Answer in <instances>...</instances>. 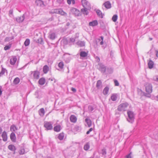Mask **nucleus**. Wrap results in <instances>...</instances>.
Instances as JSON below:
<instances>
[{"label":"nucleus","mask_w":158,"mask_h":158,"mask_svg":"<svg viewBox=\"0 0 158 158\" xmlns=\"http://www.w3.org/2000/svg\"><path fill=\"white\" fill-rule=\"evenodd\" d=\"M128 118L127 121L131 123H132L134 121L135 114L134 112L131 110H128L127 112Z\"/></svg>","instance_id":"obj_1"},{"label":"nucleus","mask_w":158,"mask_h":158,"mask_svg":"<svg viewBox=\"0 0 158 158\" xmlns=\"http://www.w3.org/2000/svg\"><path fill=\"white\" fill-rule=\"evenodd\" d=\"M128 105L127 102L121 103L118 106L117 110L120 111H125L127 110Z\"/></svg>","instance_id":"obj_2"},{"label":"nucleus","mask_w":158,"mask_h":158,"mask_svg":"<svg viewBox=\"0 0 158 158\" xmlns=\"http://www.w3.org/2000/svg\"><path fill=\"white\" fill-rule=\"evenodd\" d=\"M53 123L51 122L45 121L44 123V126L46 130H50L53 129Z\"/></svg>","instance_id":"obj_3"},{"label":"nucleus","mask_w":158,"mask_h":158,"mask_svg":"<svg viewBox=\"0 0 158 158\" xmlns=\"http://www.w3.org/2000/svg\"><path fill=\"white\" fill-rule=\"evenodd\" d=\"M97 69L102 73H106V67L102 63H99L97 65Z\"/></svg>","instance_id":"obj_4"},{"label":"nucleus","mask_w":158,"mask_h":158,"mask_svg":"<svg viewBox=\"0 0 158 158\" xmlns=\"http://www.w3.org/2000/svg\"><path fill=\"white\" fill-rule=\"evenodd\" d=\"M81 3L83 7L87 9H91L90 3L86 0H82Z\"/></svg>","instance_id":"obj_5"},{"label":"nucleus","mask_w":158,"mask_h":158,"mask_svg":"<svg viewBox=\"0 0 158 158\" xmlns=\"http://www.w3.org/2000/svg\"><path fill=\"white\" fill-rule=\"evenodd\" d=\"M145 90L146 92L149 94L151 93L152 92V86L151 84L147 83L145 85Z\"/></svg>","instance_id":"obj_6"},{"label":"nucleus","mask_w":158,"mask_h":158,"mask_svg":"<svg viewBox=\"0 0 158 158\" xmlns=\"http://www.w3.org/2000/svg\"><path fill=\"white\" fill-rule=\"evenodd\" d=\"M54 13L60 14L62 15H66L67 14L61 9H56L54 10Z\"/></svg>","instance_id":"obj_7"},{"label":"nucleus","mask_w":158,"mask_h":158,"mask_svg":"<svg viewBox=\"0 0 158 158\" xmlns=\"http://www.w3.org/2000/svg\"><path fill=\"white\" fill-rule=\"evenodd\" d=\"M33 74V77L35 79H38L40 77V73L37 71H35L33 72H31V74Z\"/></svg>","instance_id":"obj_8"},{"label":"nucleus","mask_w":158,"mask_h":158,"mask_svg":"<svg viewBox=\"0 0 158 158\" xmlns=\"http://www.w3.org/2000/svg\"><path fill=\"white\" fill-rule=\"evenodd\" d=\"M56 35L55 33L53 31H50L49 33L48 38L51 40H53L56 38Z\"/></svg>","instance_id":"obj_9"},{"label":"nucleus","mask_w":158,"mask_h":158,"mask_svg":"<svg viewBox=\"0 0 158 158\" xmlns=\"http://www.w3.org/2000/svg\"><path fill=\"white\" fill-rule=\"evenodd\" d=\"M23 14L22 16L18 17L16 18V21L18 23H22L23 21L25 19V15Z\"/></svg>","instance_id":"obj_10"},{"label":"nucleus","mask_w":158,"mask_h":158,"mask_svg":"<svg viewBox=\"0 0 158 158\" xmlns=\"http://www.w3.org/2000/svg\"><path fill=\"white\" fill-rule=\"evenodd\" d=\"M104 6L105 8L107 9H109L111 8V5L110 2L109 1L106 2L103 4V6Z\"/></svg>","instance_id":"obj_11"},{"label":"nucleus","mask_w":158,"mask_h":158,"mask_svg":"<svg viewBox=\"0 0 158 158\" xmlns=\"http://www.w3.org/2000/svg\"><path fill=\"white\" fill-rule=\"evenodd\" d=\"M2 138L3 140L4 141H6L7 140V133L5 131H4L2 135Z\"/></svg>","instance_id":"obj_12"},{"label":"nucleus","mask_w":158,"mask_h":158,"mask_svg":"<svg viewBox=\"0 0 158 158\" xmlns=\"http://www.w3.org/2000/svg\"><path fill=\"white\" fill-rule=\"evenodd\" d=\"M102 87V82L101 80H98L97 81L96 87L98 89H101Z\"/></svg>","instance_id":"obj_13"},{"label":"nucleus","mask_w":158,"mask_h":158,"mask_svg":"<svg viewBox=\"0 0 158 158\" xmlns=\"http://www.w3.org/2000/svg\"><path fill=\"white\" fill-rule=\"evenodd\" d=\"M10 139L13 142H15L16 140V137L14 132L11 133L10 135Z\"/></svg>","instance_id":"obj_14"},{"label":"nucleus","mask_w":158,"mask_h":158,"mask_svg":"<svg viewBox=\"0 0 158 158\" xmlns=\"http://www.w3.org/2000/svg\"><path fill=\"white\" fill-rule=\"evenodd\" d=\"M70 120L71 122L75 123L77 122V118L74 115H72L70 116Z\"/></svg>","instance_id":"obj_15"},{"label":"nucleus","mask_w":158,"mask_h":158,"mask_svg":"<svg viewBox=\"0 0 158 158\" xmlns=\"http://www.w3.org/2000/svg\"><path fill=\"white\" fill-rule=\"evenodd\" d=\"M35 3L37 6L43 7L44 6L43 2L41 0H36Z\"/></svg>","instance_id":"obj_16"},{"label":"nucleus","mask_w":158,"mask_h":158,"mask_svg":"<svg viewBox=\"0 0 158 158\" xmlns=\"http://www.w3.org/2000/svg\"><path fill=\"white\" fill-rule=\"evenodd\" d=\"M113 72V69L111 67H108L106 68V74H111Z\"/></svg>","instance_id":"obj_17"},{"label":"nucleus","mask_w":158,"mask_h":158,"mask_svg":"<svg viewBox=\"0 0 158 158\" xmlns=\"http://www.w3.org/2000/svg\"><path fill=\"white\" fill-rule=\"evenodd\" d=\"M14 38V37L13 36H11L6 37L4 39V41L5 42H11V40H13Z\"/></svg>","instance_id":"obj_18"},{"label":"nucleus","mask_w":158,"mask_h":158,"mask_svg":"<svg viewBox=\"0 0 158 158\" xmlns=\"http://www.w3.org/2000/svg\"><path fill=\"white\" fill-rule=\"evenodd\" d=\"M103 40V36H101L98 39H97V43L100 42V44L101 45H102L104 44Z\"/></svg>","instance_id":"obj_19"},{"label":"nucleus","mask_w":158,"mask_h":158,"mask_svg":"<svg viewBox=\"0 0 158 158\" xmlns=\"http://www.w3.org/2000/svg\"><path fill=\"white\" fill-rule=\"evenodd\" d=\"M95 11H96L98 17L101 18H103L102 13L100 10L95 9Z\"/></svg>","instance_id":"obj_20"},{"label":"nucleus","mask_w":158,"mask_h":158,"mask_svg":"<svg viewBox=\"0 0 158 158\" xmlns=\"http://www.w3.org/2000/svg\"><path fill=\"white\" fill-rule=\"evenodd\" d=\"M18 129V127L14 124L11 125L10 126V130L12 132H15Z\"/></svg>","instance_id":"obj_21"},{"label":"nucleus","mask_w":158,"mask_h":158,"mask_svg":"<svg viewBox=\"0 0 158 158\" xmlns=\"http://www.w3.org/2000/svg\"><path fill=\"white\" fill-rule=\"evenodd\" d=\"M61 129V126L60 125H57L54 127V130L56 132L60 131Z\"/></svg>","instance_id":"obj_22"},{"label":"nucleus","mask_w":158,"mask_h":158,"mask_svg":"<svg viewBox=\"0 0 158 158\" xmlns=\"http://www.w3.org/2000/svg\"><path fill=\"white\" fill-rule=\"evenodd\" d=\"M85 121L86 123L88 126L89 127H90L92 125L91 121L89 118H86L85 119Z\"/></svg>","instance_id":"obj_23"},{"label":"nucleus","mask_w":158,"mask_h":158,"mask_svg":"<svg viewBox=\"0 0 158 158\" xmlns=\"http://www.w3.org/2000/svg\"><path fill=\"white\" fill-rule=\"evenodd\" d=\"M117 94H112L110 97L111 99L113 101H116L117 98Z\"/></svg>","instance_id":"obj_24"},{"label":"nucleus","mask_w":158,"mask_h":158,"mask_svg":"<svg viewBox=\"0 0 158 158\" xmlns=\"http://www.w3.org/2000/svg\"><path fill=\"white\" fill-rule=\"evenodd\" d=\"M45 111L44 108L40 109L39 111V113L41 116H43L45 114Z\"/></svg>","instance_id":"obj_25"},{"label":"nucleus","mask_w":158,"mask_h":158,"mask_svg":"<svg viewBox=\"0 0 158 158\" xmlns=\"http://www.w3.org/2000/svg\"><path fill=\"white\" fill-rule=\"evenodd\" d=\"M109 88L108 86L106 87L104 89L103 91V93L104 95H106L108 94Z\"/></svg>","instance_id":"obj_26"},{"label":"nucleus","mask_w":158,"mask_h":158,"mask_svg":"<svg viewBox=\"0 0 158 158\" xmlns=\"http://www.w3.org/2000/svg\"><path fill=\"white\" fill-rule=\"evenodd\" d=\"M98 24V23L97 20H94L92 22H90L89 23V25L90 26H95Z\"/></svg>","instance_id":"obj_27"},{"label":"nucleus","mask_w":158,"mask_h":158,"mask_svg":"<svg viewBox=\"0 0 158 158\" xmlns=\"http://www.w3.org/2000/svg\"><path fill=\"white\" fill-rule=\"evenodd\" d=\"M12 44V43H11V42H10L8 44L6 45L4 47V49L5 51H6L10 49L11 47Z\"/></svg>","instance_id":"obj_28"},{"label":"nucleus","mask_w":158,"mask_h":158,"mask_svg":"<svg viewBox=\"0 0 158 158\" xmlns=\"http://www.w3.org/2000/svg\"><path fill=\"white\" fill-rule=\"evenodd\" d=\"M45 79L43 77L40 78L39 81V83L41 85H44L45 84Z\"/></svg>","instance_id":"obj_29"},{"label":"nucleus","mask_w":158,"mask_h":158,"mask_svg":"<svg viewBox=\"0 0 158 158\" xmlns=\"http://www.w3.org/2000/svg\"><path fill=\"white\" fill-rule=\"evenodd\" d=\"M148 67L149 69H152L153 66L154 62L150 59H149V61L148 62Z\"/></svg>","instance_id":"obj_30"},{"label":"nucleus","mask_w":158,"mask_h":158,"mask_svg":"<svg viewBox=\"0 0 158 158\" xmlns=\"http://www.w3.org/2000/svg\"><path fill=\"white\" fill-rule=\"evenodd\" d=\"M6 72L7 73V70L6 69L2 67L1 70L0 72V77L3 76Z\"/></svg>","instance_id":"obj_31"},{"label":"nucleus","mask_w":158,"mask_h":158,"mask_svg":"<svg viewBox=\"0 0 158 158\" xmlns=\"http://www.w3.org/2000/svg\"><path fill=\"white\" fill-rule=\"evenodd\" d=\"M90 9H85L84 8L82 9L81 10V11L84 15H87L89 13L88 10H89Z\"/></svg>","instance_id":"obj_32"},{"label":"nucleus","mask_w":158,"mask_h":158,"mask_svg":"<svg viewBox=\"0 0 158 158\" xmlns=\"http://www.w3.org/2000/svg\"><path fill=\"white\" fill-rule=\"evenodd\" d=\"M17 60L16 57H14L10 60V64L12 65H14Z\"/></svg>","instance_id":"obj_33"},{"label":"nucleus","mask_w":158,"mask_h":158,"mask_svg":"<svg viewBox=\"0 0 158 158\" xmlns=\"http://www.w3.org/2000/svg\"><path fill=\"white\" fill-rule=\"evenodd\" d=\"M49 70V68L47 65H45L43 68V71L44 73H47Z\"/></svg>","instance_id":"obj_34"},{"label":"nucleus","mask_w":158,"mask_h":158,"mask_svg":"<svg viewBox=\"0 0 158 158\" xmlns=\"http://www.w3.org/2000/svg\"><path fill=\"white\" fill-rule=\"evenodd\" d=\"M8 149L11 151H14L16 150L15 147L14 145L10 144L8 146Z\"/></svg>","instance_id":"obj_35"},{"label":"nucleus","mask_w":158,"mask_h":158,"mask_svg":"<svg viewBox=\"0 0 158 158\" xmlns=\"http://www.w3.org/2000/svg\"><path fill=\"white\" fill-rule=\"evenodd\" d=\"M64 136V134L63 133H61L59 134L58 138L60 140H61L63 139Z\"/></svg>","instance_id":"obj_36"},{"label":"nucleus","mask_w":158,"mask_h":158,"mask_svg":"<svg viewBox=\"0 0 158 158\" xmlns=\"http://www.w3.org/2000/svg\"><path fill=\"white\" fill-rule=\"evenodd\" d=\"M27 152H26L24 148H21L19 151V153L20 155H23L25 154Z\"/></svg>","instance_id":"obj_37"},{"label":"nucleus","mask_w":158,"mask_h":158,"mask_svg":"<svg viewBox=\"0 0 158 158\" xmlns=\"http://www.w3.org/2000/svg\"><path fill=\"white\" fill-rule=\"evenodd\" d=\"M77 45L79 46L80 47L84 46L85 45V43L84 41H78L77 43Z\"/></svg>","instance_id":"obj_38"},{"label":"nucleus","mask_w":158,"mask_h":158,"mask_svg":"<svg viewBox=\"0 0 158 158\" xmlns=\"http://www.w3.org/2000/svg\"><path fill=\"white\" fill-rule=\"evenodd\" d=\"M87 55V53L85 51H81L80 52V56L81 57H85Z\"/></svg>","instance_id":"obj_39"},{"label":"nucleus","mask_w":158,"mask_h":158,"mask_svg":"<svg viewBox=\"0 0 158 158\" xmlns=\"http://www.w3.org/2000/svg\"><path fill=\"white\" fill-rule=\"evenodd\" d=\"M90 148L89 144V143H87L85 145L84 149L86 151L88 150Z\"/></svg>","instance_id":"obj_40"},{"label":"nucleus","mask_w":158,"mask_h":158,"mask_svg":"<svg viewBox=\"0 0 158 158\" xmlns=\"http://www.w3.org/2000/svg\"><path fill=\"white\" fill-rule=\"evenodd\" d=\"M20 81V79L19 78L17 77L15 78L13 81L14 83L15 84H18Z\"/></svg>","instance_id":"obj_41"},{"label":"nucleus","mask_w":158,"mask_h":158,"mask_svg":"<svg viewBox=\"0 0 158 158\" xmlns=\"http://www.w3.org/2000/svg\"><path fill=\"white\" fill-rule=\"evenodd\" d=\"M30 43V40L29 39H27L25 40L24 43V44L25 46H28L29 45Z\"/></svg>","instance_id":"obj_42"},{"label":"nucleus","mask_w":158,"mask_h":158,"mask_svg":"<svg viewBox=\"0 0 158 158\" xmlns=\"http://www.w3.org/2000/svg\"><path fill=\"white\" fill-rule=\"evenodd\" d=\"M58 66L59 68H60V69H63V67L64 66V64L63 62L62 61L60 62L59 63Z\"/></svg>","instance_id":"obj_43"},{"label":"nucleus","mask_w":158,"mask_h":158,"mask_svg":"<svg viewBox=\"0 0 158 158\" xmlns=\"http://www.w3.org/2000/svg\"><path fill=\"white\" fill-rule=\"evenodd\" d=\"M118 19V16L117 15H114L112 18V20L114 22L116 21Z\"/></svg>","instance_id":"obj_44"},{"label":"nucleus","mask_w":158,"mask_h":158,"mask_svg":"<svg viewBox=\"0 0 158 158\" xmlns=\"http://www.w3.org/2000/svg\"><path fill=\"white\" fill-rule=\"evenodd\" d=\"M74 10L75 11V14L76 16H79L80 15V13L79 10H77L76 9H74Z\"/></svg>","instance_id":"obj_45"},{"label":"nucleus","mask_w":158,"mask_h":158,"mask_svg":"<svg viewBox=\"0 0 158 158\" xmlns=\"http://www.w3.org/2000/svg\"><path fill=\"white\" fill-rule=\"evenodd\" d=\"M94 110L93 107L91 106H89L88 107V110L89 112H92Z\"/></svg>","instance_id":"obj_46"},{"label":"nucleus","mask_w":158,"mask_h":158,"mask_svg":"<svg viewBox=\"0 0 158 158\" xmlns=\"http://www.w3.org/2000/svg\"><path fill=\"white\" fill-rule=\"evenodd\" d=\"M153 80L155 81L158 82V75L153 76Z\"/></svg>","instance_id":"obj_47"},{"label":"nucleus","mask_w":158,"mask_h":158,"mask_svg":"<svg viewBox=\"0 0 158 158\" xmlns=\"http://www.w3.org/2000/svg\"><path fill=\"white\" fill-rule=\"evenodd\" d=\"M138 93L140 95H142L144 94V93L140 89H138Z\"/></svg>","instance_id":"obj_48"},{"label":"nucleus","mask_w":158,"mask_h":158,"mask_svg":"<svg viewBox=\"0 0 158 158\" xmlns=\"http://www.w3.org/2000/svg\"><path fill=\"white\" fill-rule=\"evenodd\" d=\"M102 154L103 155H105L106 154V152L105 149H103L102 150Z\"/></svg>","instance_id":"obj_49"},{"label":"nucleus","mask_w":158,"mask_h":158,"mask_svg":"<svg viewBox=\"0 0 158 158\" xmlns=\"http://www.w3.org/2000/svg\"><path fill=\"white\" fill-rule=\"evenodd\" d=\"M114 83L115 85L117 86H118L119 85V83L117 80H114Z\"/></svg>","instance_id":"obj_50"},{"label":"nucleus","mask_w":158,"mask_h":158,"mask_svg":"<svg viewBox=\"0 0 158 158\" xmlns=\"http://www.w3.org/2000/svg\"><path fill=\"white\" fill-rule=\"evenodd\" d=\"M13 13V10L12 9L10 10L9 12V15L10 16H11V15H12Z\"/></svg>","instance_id":"obj_51"},{"label":"nucleus","mask_w":158,"mask_h":158,"mask_svg":"<svg viewBox=\"0 0 158 158\" xmlns=\"http://www.w3.org/2000/svg\"><path fill=\"white\" fill-rule=\"evenodd\" d=\"M95 58L96 59V60L97 62H99L100 61V58L98 56H96L95 57Z\"/></svg>","instance_id":"obj_52"},{"label":"nucleus","mask_w":158,"mask_h":158,"mask_svg":"<svg viewBox=\"0 0 158 158\" xmlns=\"http://www.w3.org/2000/svg\"><path fill=\"white\" fill-rule=\"evenodd\" d=\"M149 94H146V93H144L143 94L144 95V96H145L148 97H150V95Z\"/></svg>","instance_id":"obj_53"},{"label":"nucleus","mask_w":158,"mask_h":158,"mask_svg":"<svg viewBox=\"0 0 158 158\" xmlns=\"http://www.w3.org/2000/svg\"><path fill=\"white\" fill-rule=\"evenodd\" d=\"M126 158H131V153L127 155L126 156Z\"/></svg>","instance_id":"obj_54"},{"label":"nucleus","mask_w":158,"mask_h":158,"mask_svg":"<svg viewBox=\"0 0 158 158\" xmlns=\"http://www.w3.org/2000/svg\"><path fill=\"white\" fill-rule=\"evenodd\" d=\"M70 41L72 42H74L75 41V39L73 38H71L70 39Z\"/></svg>","instance_id":"obj_55"},{"label":"nucleus","mask_w":158,"mask_h":158,"mask_svg":"<svg viewBox=\"0 0 158 158\" xmlns=\"http://www.w3.org/2000/svg\"><path fill=\"white\" fill-rule=\"evenodd\" d=\"M72 0H67V3L69 4H70L71 3V1Z\"/></svg>","instance_id":"obj_56"},{"label":"nucleus","mask_w":158,"mask_h":158,"mask_svg":"<svg viewBox=\"0 0 158 158\" xmlns=\"http://www.w3.org/2000/svg\"><path fill=\"white\" fill-rule=\"evenodd\" d=\"M70 60V58H68V60H65V62L66 63H68L69 62V61Z\"/></svg>","instance_id":"obj_57"},{"label":"nucleus","mask_w":158,"mask_h":158,"mask_svg":"<svg viewBox=\"0 0 158 158\" xmlns=\"http://www.w3.org/2000/svg\"><path fill=\"white\" fill-rule=\"evenodd\" d=\"M71 90L74 92H76V89L75 88H72Z\"/></svg>","instance_id":"obj_58"},{"label":"nucleus","mask_w":158,"mask_h":158,"mask_svg":"<svg viewBox=\"0 0 158 158\" xmlns=\"http://www.w3.org/2000/svg\"><path fill=\"white\" fill-rule=\"evenodd\" d=\"M156 53V56L157 57H158V51L157 50H156L155 51Z\"/></svg>","instance_id":"obj_59"},{"label":"nucleus","mask_w":158,"mask_h":158,"mask_svg":"<svg viewBox=\"0 0 158 158\" xmlns=\"http://www.w3.org/2000/svg\"><path fill=\"white\" fill-rule=\"evenodd\" d=\"M2 88V86H0V96L2 94V92L1 90Z\"/></svg>","instance_id":"obj_60"},{"label":"nucleus","mask_w":158,"mask_h":158,"mask_svg":"<svg viewBox=\"0 0 158 158\" xmlns=\"http://www.w3.org/2000/svg\"><path fill=\"white\" fill-rule=\"evenodd\" d=\"M46 158H54L52 156H47Z\"/></svg>","instance_id":"obj_61"},{"label":"nucleus","mask_w":158,"mask_h":158,"mask_svg":"<svg viewBox=\"0 0 158 158\" xmlns=\"http://www.w3.org/2000/svg\"><path fill=\"white\" fill-rule=\"evenodd\" d=\"M155 99L156 100L158 101V95L155 97Z\"/></svg>","instance_id":"obj_62"},{"label":"nucleus","mask_w":158,"mask_h":158,"mask_svg":"<svg viewBox=\"0 0 158 158\" xmlns=\"http://www.w3.org/2000/svg\"><path fill=\"white\" fill-rule=\"evenodd\" d=\"M92 131H93V128H90L89 130V131L90 132H91Z\"/></svg>","instance_id":"obj_63"},{"label":"nucleus","mask_w":158,"mask_h":158,"mask_svg":"<svg viewBox=\"0 0 158 158\" xmlns=\"http://www.w3.org/2000/svg\"><path fill=\"white\" fill-rule=\"evenodd\" d=\"M2 131V129L1 127H0V134H1Z\"/></svg>","instance_id":"obj_64"}]
</instances>
